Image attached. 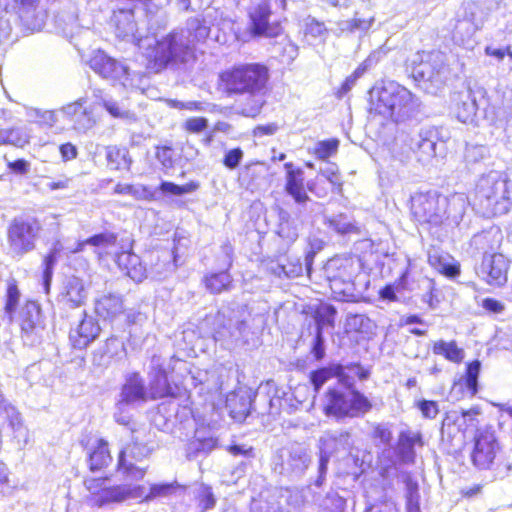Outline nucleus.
Listing matches in <instances>:
<instances>
[{
	"instance_id": "obj_60",
	"label": "nucleus",
	"mask_w": 512,
	"mask_h": 512,
	"mask_svg": "<svg viewBox=\"0 0 512 512\" xmlns=\"http://www.w3.org/2000/svg\"><path fill=\"white\" fill-rule=\"evenodd\" d=\"M156 158L161 163L163 168L171 169L175 165V152L171 146L163 145L156 148Z\"/></svg>"
},
{
	"instance_id": "obj_64",
	"label": "nucleus",
	"mask_w": 512,
	"mask_h": 512,
	"mask_svg": "<svg viewBox=\"0 0 512 512\" xmlns=\"http://www.w3.org/2000/svg\"><path fill=\"white\" fill-rule=\"evenodd\" d=\"M174 488L175 485L172 483L152 484L149 487V492L145 495L144 500L149 501L158 497L166 496L170 494Z\"/></svg>"
},
{
	"instance_id": "obj_32",
	"label": "nucleus",
	"mask_w": 512,
	"mask_h": 512,
	"mask_svg": "<svg viewBox=\"0 0 512 512\" xmlns=\"http://www.w3.org/2000/svg\"><path fill=\"white\" fill-rule=\"evenodd\" d=\"M122 398L126 403L147 402L150 400L148 389L138 373H133L122 389Z\"/></svg>"
},
{
	"instance_id": "obj_16",
	"label": "nucleus",
	"mask_w": 512,
	"mask_h": 512,
	"mask_svg": "<svg viewBox=\"0 0 512 512\" xmlns=\"http://www.w3.org/2000/svg\"><path fill=\"white\" fill-rule=\"evenodd\" d=\"M503 235L499 227L491 226L473 234L470 241L462 246L468 256H504L499 251Z\"/></svg>"
},
{
	"instance_id": "obj_17",
	"label": "nucleus",
	"mask_w": 512,
	"mask_h": 512,
	"mask_svg": "<svg viewBox=\"0 0 512 512\" xmlns=\"http://www.w3.org/2000/svg\"><path fill=\"white\" fill-rule=\"evenodd\" d=\"M54 27L57 33L73 43V39L81 33H87L78 22V7L72 0L59 1V6L53 17Z\"/></svg>"
},
{
	"instance_id": "obj_28",
	"label": "nucleus",
	"mask_w": 512,
	"mask_h": 512,
	"mask_svg": "<svg viewBox=\"0 0 512 512\" xmlns=\"http://www.w3.org/2000/svg\"><path fill=\"white\" fill-rule=\"evenodd\" d=\"M329 286L334 299L338 301H351L355 297V287L352 275L346 269L338 274L328 275Z\"/></svg>"
},
{
	"instance_id": "obj_27",
	"label": "nucleus",
	"mask_w": 512,
	"mask_h": 512,
	"mask_svg": "<svg viewBox=\"0 0 512 512\" xmlns=\"http://www.w3.org/2000/svg\"><path fill=\"white\" fill-rule=\"evenodd\" d=\"M284 168L286 170V193L299 205H303L307 201H310V198L304 188L303 171L300 168L294 169L292 162L285 163Z\"/></svg>"
},
{
	"instance_id": "obj_29",
	"label": "nucleus",
	"mask_w": 512,
	"mask_h": 512,
	"mask_svg": "<svg viewBox=\"0 0 512 512\" xmlns=\"http://www.w3.org/2000/svg\"><path fill=\"white\" fill-rule=\"evenodd\" d=\"M148 392L150 400L177 397V392L169 382L168 373L163 367L155 369L153 378L149 382Z\"/></svg>"
},
{
	"instance_id": "obj_20",
	"label": "nucleus",
	"mask_w": 512,
	"mask_h": 512,
	"mask_svg": "<svg viewBox=\"0 0 512 512\" xmlns=\"http://www.w3.org/2000/svg\"><path fill=\"white\" fill-rule=\"evenodd\" d=\"M266 223L270 229L287 245L292 244L298 238V225L290 212L275 204L271 207Z\"/></svg>"
},
{
	"instance_id": "obj_54",
	"label": "nucleus",
	"mask_w": 512,
	"mask_h": 512,
	"mask_svg": "<svg viewBox=\"0 0 512 512\" xmlns=\"http://www.w3.org/2000/svg\"><path fill=\"white\" fill-rule=\"evenodd\" d=\"M370 437L376 445H388L390 444L393 435L391 429L387 425L377 423L373 425Z\"/></svg>"
},
{
	"instance_id": "obj_44",
	"label": "nucleus",
	"mask_w": 512,
	"mask_h": 512,
	"mask_svg": "<svg viewBox=\"0 0 512 512\" xmlns=\"http://www.w3.org/2000/svg\"><path fill=\"white\" fill-rule=\"evenodd\" d=\"M485 56L489 57L493 63L501 64L505 58H508L509 69L512 70V44L496 45L494 43L487 44L484 47Z\"/></svg>"
},
{
	"instance_id": "obj_1",
	"label": "nucleus",
	"mask_w": 512,
	"mask_h": 512,
	"mask_svg": "<svg viewBox=\"0 0 512 512\" xmlns=\"http://www.w3.org/2000/svg\"><path fill=\"white\" fill-rule=\"evenodd\" d=\"M469 199L464 193L448 196L437 190L418 191L411 196V212L415 220L430 235L443 242L445 239L474 232L479 218L469 209Z\"/></svg>"
},
{
	"instance_id": "obj_8",
	"label": "nucleus",
	"mask_w": 512,
	"mask_h": 512,
	"mask_svg": "<svg viewBox=\"0 0 512 512\" xmlns=\"http://www.w3.org/2000/svg\"><path fill=\"white\" fill-rule=\"evenodd\" d=\"M269 78V68L258 62L235 64L220 74V80L229 95H263Z\"/></svg>"
},
{
	"instance_id": "obj_35",
	"label": "nucleus",
	"mask_w": 512,
	"mask_h": 512,
	"mask_svg": "<svg viewBox=\"0 0 512 512\" xmlns=\"http://www.w3.org/2000/svg\"><path fill=\"white\" fill-rule=\"evenodd\" d=\"M105 158L107 167L114 171H129L133 162L129 150L116 145L105 147Z\"/></svg>"
},
{
	"instance_id": "obj_56",
	"label": "nucleus",
	"mask_w": 512,
	"mask_h": 512,
	"mask_svg": "<svg viewBox=\"0 0 512 512\" xmlns=\"http://www.w3.org/2000/svg\"><path fill=\"white\" fill-rule=\"evenodd\" d=\"M244 157V152L240 147L226 149L222 159V164L229 170H235L239 167Z\"/></svg>"
},
{
	"instance_id": "obj_31",
	"label": "nucleus",
	"mask_w": 512,
	"mask_h": 512,
	"mask_svg": "<svg viewBox=\"0 0 512 512\" xmlns=\"http://www.w3.org/2000/svg\"><path fill=\"white\" fill-rule=\"evenodd\" d=\"M226 403L231 418L242 422L251 413L253 399L248 393H232L228 396Z\"/></svg>"
},
{
	"instance_id": "obj_25",
	"label": "nucleus",
	"mask_w": 512,
	"mask_h": 512,
	"mask_svg": "<svg viewBox=\"0 0 512 512\" xmlns=\"http://www.w3.org/2000/svg\"><path fill=\"white\" fill-rule=\"evenodd\" d=\"M113 462L109 442L104 438H97L95 445L87 454V468L92 474L107 471Z\"/></svg>"
},
{
	"instance_id": "obj_37",
	"label": "nucleus",
	"mask_w": 512,
	"mask_h": 512,
	"mask_svg": "<svg viewBox=\"0 0 512 512\" xmlns=\"http://www.w3.org/2000/svg\"><path fill=\"white\" fill-rule=\"evenodd\" d=\"M481 371V362L478 359L466 363L462 380L455 381L454 385L461 384L466 389L470 397H474L479 392V375Z\"/></svg>"
},
{
	"instance_id": "obj_18",
	"label": "nucleus",
	"mask_w": 512,
	"mask_h": 512,
	"mask_svg": "<svg viewBox=\"0 0 512 512\" xmlns=\"http://www.w3.org/2000/svg\"><path fill=\"white\" fill-rule=\"evenodd\" d=\"M442 137L440 129L434 126L423 127L419 133L409 138V149L422 164L429 163L438 155V144Z\"/></svg>"
},
{
	"instance_id": "obj_13",
	"label": "nucleus",
	"mask_w": 512,
	"mask_h": 512,
	"mask_svg": "<svg viewBox=\"0 0 512 512\" xmlns=\"http://www.w3.org/2000/svg\"><path fill=\"white\" fill-rule=\"evenodd\" d=\"M272 7L270 0H261L249 8L247 12V32L253 39H274L282 36L283 27L279 20H271Z\"/></svg>"
},
{
	"instance_id": "obj_38",
	"label": "nucleus",
	"mask_w": 512,
	"mask_h": 512,
	"mask_svg": "<svg viewBox=\"0 0 512 512\" xmlns=\"http://www.w3.org/2000/svg\"><path fill=\"white\" fill-rule=\"evenodd\" d=\"M432 352L435 355H442L447 361L460 364L464 360V350L457 345L455 340L446 342L444 340H438L432 344Z\"/></svg>"
},
{
	"instance_id": "obj_21",
	"label": "nucleus",
	"mask_w": 512,
	"mask_h": 512,
	"mask_svg": "<svg viewBox=\"0 0 512 512\" xmlns=\"http://www.w3.org/2000/svg\"><path fill=\"white\" fill-rule=\"evenodd\" d=\"M101 327L96 319L83 311L82 317L75 327L69 331V342L72 348L86 349L100 334Z\"/></svg>"
},
{
	"instance_id": "obj_43",
	"label": "nucleus",
	"mask_w": 512,
	"mask_h": 512,
	"mask_svg": "<svg viewBox=\"0 0 512 512\" xmlns=\"http://www.w3.org/2000/svg\"><path fill=\"white\" fill-rule=\"evenodd\" d=\"M99 104L113 118L122 119L127 121L128 123H133L137 120V116L133 111L120 106L117 101L110 97H101Z\"/></svg>"
},
{
	"instance_id": "obj_50",
	"label": "nucleus",
	"mask_w": 512,
	"mask_h": 512,
	"mask_svg": "<svg viewBox=\"0 0 512 512\" xmlns=\"http://www.w3.org/2000/svg\"><path fill=\"white\" fill-rule=\"evenodd\" d=\"M30 118L35 119L42 125L53 127L59 121L58 110H42L33 108L28 113Z\"/></svg>"
},
{
	"instance_id": "obj_61",
	"label": "nucleus",
	"mask_w": 512,
	"mask_h": 512,
	"mask_svg": "<svg viewBox=\"0 0 512 512\" xmlns=\"http://www.w3.org/2000/svg\"><path fill=\"white\" fill-rule=\"evenodd\" d=\"M374 21L373 17L364 18L356 13L355 16L347 22V28L351 32H366L370 29Z\"/></svg>"
},
{
	"instance_id": "obj_58",
	"label": "nucleus",
	"mask_w": 512,
	"mask_h": 512,
	"mask_svg": "<svg viewBox=\"0 0 512 512\" xmlns=\"http://www.w3.org/2000/svg\"><path fill=\"white\" fill-rule=\"evenodd\" d=\"M415 405L424 419L433 420L440 413L439 404L435 400L421 399Z\"/></svg>"
},
{
	"instance_id": "obj_19",
	"label": "nucleus",
	"mask_w": 512,
	"mask_h": 512,
	"mask_svg": "<svg viewBox=\"0 0 512 512\" xmlns=\"http://www.w3.org/2000/svg\"><path fill=\"white\" fill-rule=\"evenodd\" d=\"M143 0H112L111 24L115 27L118 37L133 36L136 31L134 12L138 5H143Z\"/></svg>"
},
{
	"instance_id": "obj_10",
	"label": "nucleus",
	"mask_w": 512,
	"mask_h": 512,
	"mask_svg": "<svg viewBox=\"0 0 512 512\" xmlns=\"http://www.w3.org/2000/svg\"><path fill=\"white\" fill-rule=\"evenodd\" d=\"M88 65L102 78L119 83L125 89H140L142 80L145 78L144 75L131 71L125 62L109 56L101 49L92 52Z\"/></svg>"
},
{
	"instance_id": "obj_30",
	"label": "nucleus",
	"mask_w": 512,
	"mask_h": 512,
	"mask_svg": "<svg viewBox=\"0 0 512 512\" xmlns=\"http://www.w3.org/2000/svg\"><path fill=\"white\" fill-rule=\"evenodd\" d=\"M94 310L101 319L113 321L124 313L123 299L114 294L103 295L96 300Z\"/></svg>"
},
{
	"instance_id": "obj_15",
	"label": "nucleus",
	"mask_w": 512,
	"mask_h": 512,
	"mask_svg": "<svg viewBox=\"0 0 512 512\" xmlns=\"http://www.w3.org/2000/svg\"><path fill=\"white\" fill-rule=\"evenodd\" d=\"M39 227L34 220L16 217L8 227V242L14 252L25 254L33 250Z\"/></svg>"
},
{
	"instance_id": "obj_2",
	"label": "nucleus",
	"mask_w": 512,
	"mask_h": 512,
	"mask_svg": "<svg viewBox=\"0 0 512 512\" xmlns=\"http://www.w3.org/2000/svg\"><path fill=\"white\" fill-rule=\"evenodd\" d=\"M210 34V27L199 17L186 21L184 28H175L156 39L151 61L157 70L179 68L197 60L196 47L204 43Z\"/></svg>"
},
{
	"instance_id": "obj_40",
	"label": "nucleus",
	"mask_w": 512,
	"mask_h": 512,
	"mask_svg": "<svg viewBox=\"0 0 512 512\" xmlns=\"http://www.w3.org/2000/svg\"><path fill=\"white\" fill-rule=\"evenodd\" d=\"M459 14L478 30L483 28L488 18L487 10L476 2L465 3L463 6V11Z\"/></svg>"
},
{
	"instance_id": "obj_4",
	"label": "nucleus",
	"mask_w": 512,
	"mask_h": 512,
	"mask_svg": "<svg viewBox=\"0 0 512 512\" xmlns=\"http://www.w3.org/2000/svg\"><path fill=\"white\" fill-rule=\"evenodd\" d=\"M483 88L459 94L452 107L456 119L464 124H476L479 113L491 124L512 122V90L498 89L492 99L485 98Z\"/></svg>"
},
{
	"instance_id": "obj_63",
	"label": "nucleus",
	"mask_w": 512,
	"mask_h": 512,
	"mask_svg": "<svg viewBox=\"0 0 512 512\" xmlns=\"http://www.w3.org/2000/svg\"><path fill=\"white\" fill-rule=\"evenodd\" d=\"M327 32L326 26L323 22L315 18L308 17L305 23V35L313 38L323 36Z\"/></svg>"
},
{
	"instance_id": "obj_48",
	"label": "nucleus",
	"mask_w": 512,
	"mask_h": 512,
	"mask_svg": "<svg viewBox=\"0 0 512 512\" xmlns=\"http://www.w3.org/2000/svg\"><path fill=\"white\" fill-rule=\"evenodd\" d=\"M20 296L17 281L15 279L9 280L7 282L4 310L11 318L19 304Z\"/></svg>"
},
{
	"instance_id": "obj_39",
	"label": "nucleus",
	"mask_w": 512,
	"mask_h": 512,
	"mask_svg": "<svg viewBox=\"0 0 512 512\" xmlns=\"http://www.w3.org/2000/svg\"><path fill=\"white\" fill-rule=\"evenodd\" d=\"M328 227L341 236L359 234L360 228L347 214L339 213L327 219Z\"/></svg>"
},
{
	"instance_id": "obj_41",
	"label": "nucleus",
	"mask_w": 512,
	"mask_h": 512,
	"mask_svg": "<svg viewBox=\"0 0 512 512\" xmlns=\"http://www.w3.org/2000/svg\"><path fill=\"white\" fill-rule=\"evenodd\" d=\"M118 266L135 282H141L147 276V270L141 258H118Z\"/></svg>"
},
{
	"instance_id": "obj_59",
	"label": "nucleus",
	"mask_w": 512,
	"mask_h": 512,
	"mask_svg": "<svg viewBox=\"0 0 512 512\" xmlns=\"http://www.w3.org/2000/svg\"><path fill=\"white\" fill-rule=\"evenodd\" d=\"M430 264L439 274L447 278L453 279L460 274V264L458 262L441 263V258H436L435 261L430 262Z\"/></svg>"
},
{
	"instance_id": "obj_12",
	"label": "nucleus",
	"mask_w": 512,
	"mask_h": 512,
	"mask_svg": "<svg viewBox=\"0 0 512 512\" xmlns=\"http://www.w3.org/2000/svg\"><path fill=\"white\" fill-rule=\"evenodd\" d=\"M502 445L492 425L477 428L472 437L470 461L478 470H489L495 464Z\"/></svg>"
},
{
	"instance_id": "obj_14",
	"label": "nucleus",
	"mask_w": 512,
	"mask_h": 512,
	"mask_svg": "<svg viewBox=\"0 0 512 512\" xmlns=\"http://www.w3.org/2000/svg\"><path fill=\"white\" fill-rule=\"evenodd\" d=\"M149 455L146 444L138 439L128 442L117 455L116 470L126 480H142L146 473V467H140L138 462L143 461Z\"/></svg>"
},
{
	"instance_id": "obj_49",
	"label": "nucleus",
	"mask_w": 512,
	"mask_h": 512,
	"mask_svg": "<svg viewBox=\"0 0 512 512\" xmlns=\"http://www.w3.org/2000/svg\"><path fill=\"white\" fill-rule=\"evenodd\" d=\"M477 31L479 30L475 28L471 23L467 22L466 19L463 18L460 14H458V18L456 20L453 31V37L455 39H460V41L464 44L465 42L471 40Z\"/></svg>"
},
{
	"instance_id": "obj_23",
	"label": "nucleus",
	"mask_w": 512,
	"mask_h": 512,
	"mask_svg": "<svg viewBox=\"0 0 512 512\" xmlns=\"http://www.w3.org/2000/svg\"><path fill=\"white\" fill-rule=\"evenodd\" d=\"M481 414L482 409L478 405H473L468 409H462L458 416L443 423V435H447L450 439H452L457 432H461L465 435L471 427L478 425V416Z\"/></svg>"
},
{
	"instance_id": "obj_9",
	"label": "nucleus",
	"mask_w": 512,
	"mask_h": 512,
	"mask_svg": "<svg viewBox=\"0 0 512 512\" xmlns=\"http://www.w3.org/2000/svg\"><path fill=\"white\" fill-rule=\"evenodd\" d=\"M349 393L329 387L324 393L322 412L337 419L364 416L373 408V403L352 384L347 383Z\"/></svg>"
},
{
	"instance_id": "obj_26",
	"label": "nucleus",
	"mask_w": 512,
	"mask_h": 512,
	"mask_svg": "<svg viewBox=\"0 0 512 512\" xmlns=\"http://www.w3.org/2000/svg\"><path fill=\"white\" fill-rule=\"evenodd\" d=\"M308 377L315 393H318L322 386L334 377L343 385L349 381L344 365L339 363L318 367L310 371Z\"/></svg>"
},
{
	"instance_id": "obj_11",
	"label": "nucleus",
	"mask_w": 512,
	"mask_h": 512,
	"mask_svg": "<svg viewBox=\"0 0 512 512\" xmlns=\"http://www.w3.org/2000/svg\"><path fill=\"white\" fill-rule=\"evenodd\" d=\"M48 0H0V22L8 26L3 14L9 10L17 13L22 26L29 31H40L45 26Z\"/></svg>"
},
{
	"instance_id": "obj_53",
	"label": "nucleus",
	"mask_w": 512,
	"mask_h": 512,
	"mask_svg": "<svg viewBox=\"0 0 512 512\" xmlns=\"http://www.w3.org/2000/svg\"><path fill=\"white\" fill-rule=\"evenodd\" d=\"M95 125V120L93 118L92 112L87 108H83L78 116L72 123V127L78 133H86Z\"/></svg>"
},
{
	"instance_id": "obj_57",
	"label": "nucleus",
	"mask_w": 512,
	"mask_h": 512,
	"mask_svg": "<svg viewBox=\"0 0 512 512\" xmlns=\"http://www.w3.org/2000/svg\"><path fill=\"white\" fill-rule=\"evenodd\" d=\"M195 498L198 506L203 511L213 508L216 504V499L214 497L212 488L208 485H202Z\"/></svg>"
},
{
	"instance_id": "obj_36",
	"label": "nucleus",
	"mask_w": 512,
	"mask_h": 512,
	"mask_svg": "<svg viewBox=\"0 0 512 512\" xmlns=\"http://www.w3.org/2000/svg\"><path fill=\"white\" fill-rule=\"evenodd\" d=\"M508 262L504 258H489L484 265L486 281L493 286H502L507 281Z\"/></svg>"
},
{
	"instance_id": "obj_33",
	"label": "nucleus",
	"mask_w": 512,
	"mask_h": 512,
	"mask_svg": "<svg viewBox=\"0 0 512 512\" xmlns=\"http://www.w3.org/2000/svg\"><path fill=\"white\" fill-rule=\"evenodd\" d=\"M21 331L29 334L41 326V307L36 301L27 300L19 313Z\"/></svg>"
},
{
	"instance_id": "obj_6",
	"label": "nucleus",
	"mask_w": 512,
	"mask_h": 512,
	"mask_svg": "<svg viewBox=\"0 0 512 512\" xmlns=\"http://www.w3.org/2000/svg\"><path fill=\"white\" fill-rule=\"evenodd\" d=\"M407 72L424 92L436 95L444 88L450 75L446 54L439 50L416 53L407 65Z\"/></svg>"
},
{
	"instance_id": "obj_47",
	"label": "nucleus",
	"mask_w": 512,
	"mask_h": 512,
	"mask_svg": "<svg viewBox=\"0 0 512 512\" xmlns=\"http://www.w3.org/2000/svg\"><path fill=\"white\" fill-rule=\"evenodd\" d=\"M313 258H305V265L301 263L300 258H288L287 263L282 265V270L286 276L294 278L301 276L304 270L310 274Z\"/></svg>"
},
{
	"instance_id": "obj_45",
	"label": "nucleus",
	"mask_w": 512,
	"mask_h": 512,
	"mask_svg": "<svg viewBox=\"0 0 512 512\" xmlns=\"http://www.w3.org/2000/svg\"><path fill=\"white\" fill-rule=\"evenodd\" d=\"M205 285L211 293L219 294L231 288L232 279L227 271H221L206 276Z\"/></svg>"
},
{
	"instance_id": "obj_22",
	"label": "nucleus",
	"mask_w": 512,
	"mask_h": 512,
	"mask_svg": "<svg viewBox=\"0 0 512 512\" xmlns=\"http://www.w3.org/2000/svg\"><path fill=\"white\" fill-rule=\"evenodd\" d=\"M301 314L313 320L316 332L323 333L324 329L336 326L337 309L329 302L320 300L315 305H305Z\"/></svg>"
},
{
	"instance_id": "obj_7",
	"label": "nucleus",
	"mask_w": 512,
	"mask_h": 512,
	"mask_svg": "<svg viewBox=\"0 0 512 512\" xmlns=\"http://www.w3.org/2000/svg\"><path fill=\"white\" fill-rule=\"evenodd\" d=\"M83 485L87 491L86 503L91 508L120 504L129 499L142 497L144 494L143 485L114 483L111 474L87 477Z\"/></svg>"
},
{
	"instance_id": "obj_51",
	"label": "nucleus",
	"mask_w": 512,
	"mask_h": 512,
	"mask_svg": "<svg viewBox=\"0 0 512 512\" xmlns=\"http://www.w3.org/2000/svg\"><path fill=\"white\" fill-rule=\"evenodd\" d=\"M488 154V149L483 145H467L465 150V162L467 166L479 165L481 161L485 160Z\"/></svg>"
},
{
	"instance_id": "obj_3",
	"label": "nucleus",
	"mask_w": 512,
	"mask_h": 512,
	"mask_svg": "<svg viewBox=\"0 0 512 512\" xmlns=\"http://www.w3.org/2000/svg\"><path fill=\"white\" fill-rule=\"evenodd\" d=\"M368 95V112L374 117L401 124L419 121L423 115L419 97L395 81L375 84Z\"/></svg>"
},
{
	"instance_id": "obj_42",
	"label": "nucleus",
	"mask_w": 512,
	"mask_h": 512,
	"mask_svg": "<svg viewBox=\"0 0 512 512\" xmlns=\"http://www.w3.org/2000/svg\"><path fill=\"white\" fill-rule=\"evenodd\" d=\"M118 234L109 230H104L89 236L82 242L78 243L76 252H81L85 245L94 246L97 248H106L116 244Z\"/></svg>"
},
{
	"instance_id": "obj_5",
	"label": "nucleus",
	"mask_w": 512,
	"mask_h": 512,
	"mask_svg": "<svg viewBox=\"0 0 512 512\" xmlns=\"http://www.w3.org/2000/svg\"><path fill=\"white\" fill-rule=\"evenodd\" d=\"M512 207V181L500 172L482 174L475 188L473 213L490 218L507 214Z\"/></svg>"
},
{
	"instance_id": "obj_62",
	"label": "nucleus",
	"mask_w": 512,
	"mask_h": 512,
	"mask_svg": "<svg viewBox=\"0 0 512 512\" xmlns=\"http://www.w3.org/2000/svg\"><path fill=\"white\" fill-rule=\"evenodd\" d=\"M131 196L136 200H144L149 202L158 199L156 188L152 189L147 185H134Z\"/></svg>"
},
{
	"instance_id": "obj_46",
	"label": "nucleus",
	"mask_w": 512,
	"mask_h": 512,
	"mask_svg": "<svg viewBox=\"0 0 512 512\" xmlns=\"http://www.w3.org/2000/svg\"><path fill=\"white\" fill-rule=\"evenodd\" d=\"M339 145L340 141L337 138L320 140L315 143L312 153L315 158L326 161L337 153Z\"/></svg>"
},
{
	"instance_id": "obj_55",
	"label": "nucleus",
	"mask_w": 512,
	"mask_h": 512,
	"mask_svg": "<svg viewBox=\"0 0 512 512\" xmlns=\"http://www.w3.org/2000/svg\"><path fill=\"white\" fill-rule=\"evenodd\" d=\"M5 144H11L16 147H23L29 143L27 133L21 128L4 129Z\"/></svg>"
},
{
	"instance_id": "obj_34",
	"label": "nucleus",
	"mask_w": 512,
	"mask_h": 512,
	"mask_svg": "<svg viewBox=\"0 0 512 512\" xmlns=\"http://www.w3.org/2000/svg\"><path fill=\"white\" fill-rule=\"evenodd\" d=\"M62 301L70 308L82 306L87 298V292L83 281L73 277L66 283L61 293Z\"/></svg>"
},
{
	"instance_id": "obj_52",
	"label": "nucleus",
	"mask_w": 512,
	"mask_h": 512,
	"mask_svg": "<svg viewBox=\"0 0 512 512\" xmlns=\"http://www.w3.org/2000/svg\"><path fill=\"white\" fill-rule=\"evenodd\" d=\"M86 102V98L81 97L74 102L68 103L62 106L60 109H58V115H62L63 118L68 120L70 123H73V121L78 116V113H80L81 110L84 108Z\"/></svg>"
},
{
	"instance_id": "obj_24",
	"label": "nucleus",
	"mask_w": 512,
	"mask_h": 512,
	"mask_svg": "<svg viewBox=\"0 0 512 512\" xmlns=\"http://www.w3.org/2000/svg\"><path fill=\"white\" fill-rule=\"evenodd\" d=\"M425 441L423 434L419 431H402L397 440L396 454L400 463L413 464L416 458L415 447H423Z\"/></svg>"
}]
</instances>
